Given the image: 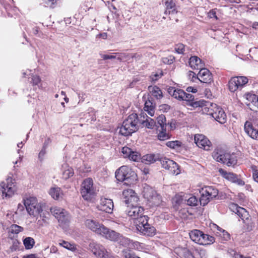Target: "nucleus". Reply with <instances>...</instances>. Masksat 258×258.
Returning a JSON list of instances; mask_svg holds the SVG:
<instances>
[{
  "label": "nucleus",
  "mask_w": 258,
  "mask_h": 258,
  "mask_svg": "<svg viewBox=\"0 0 258 258\" xmlns=\"http://www.w3.org/2000/svg\"><path fill=\"white\" fill-rule=\"evenodd\" d=\"M84 226L87 229L107 239L115 241L119 239L120 234L119 233L108 229L96 219H86L84 221Z\"/></svg>",
  "instance_id": "f257e3e1"
},
{
  "label": "nucleus",
  "mask_w": 258,
  "mask_h": 258,
  "mask_svg": "<svg viewBox=\"0 0 258 258\" xmlns=\"http://www.w3.org/2000/svg\"><path fill=\"white\" fill-rule=\"evenodd\" d=\"M138 116L136 113H132L123 122L119 128V133L122 136H128L136 132L139 128Z\"/></svg>",
  "instance_id": "f03ea898"
},
{
  "label": "nucleus",
  "mask_w": 258,
  "mask_h": 258,
  "mask_svg": "<svg viewBox=\"0 0 258 258\" xmlns=\"http://www.w3.org/2000/svg\"><path fill=\"white\" fill-rule=\"evenodd\" d=\"M115 177L119 181L124 182L126 185L134 184L137 180V175L130 167L122 166L115 172Z\"/></svg>",
  "instance_id": "7ed1b4c3"
},
{
  "label": "nucleus",
  "mask_w": 258,
  "mask_h": 258,
  "mask_svg": "<svg viewBox=\"0 0 258 258\" xmlns=\"http://www.w3.org/2000/svg\"><path fill=\"white\" fill-rule=\"evenodd\" d=\"M212 157L217 162L225 164L228 166H234L237 163L235 154H231L221 148L215 149L212 153Z\"/></svg>",
  "instance_id": "20e7f679"
},
{
  "label": "nucleus",
  "mask_w": 258,
  "mask_h": 258,
  "mask_svg": "<svg viewBox=\"0 0 258 258\" xmlns=\"http://www.w3.org/2000/svg\"><path fill=\"white\" fill-rule=\"evenodd\" d=\"M203 112L212 116L216 120L221 124L226 121V115L222 108L215 103H207L202 109Z\"/></svg>",
  "instance_id": "39448f33"
},
{
  "label": "nucleus",
  "mask_w": 258,
  "mask_h": 258,
  "mask_svg": "<svg viewBox=\"0 0 258 258\" xmlns=\"http://www.w3.org/2000/svg\"><path fill=\"white\" fill-rule=\"evenodd\" d=\"M45 204L38 203L33 206V217L36 218L35 223L39 228L47 224L49 213L44 210Z\"/></svg>",
  "instance_id": "423d86ee"
},
{
  "label": "nucleus",
  "mask_w": 258,
  "mask_h": 258,
  "mask_svg": "<svg viewBox=\"0 0 258 258\" xmlns=\"http://www.w3.org/2000/svg\"><path fill=\"white\" fill-rule=\"evenodd\" d=\"M190 239L195 243L200 245H208L213 243L215 241L214 237L204 234L199 230H194L189 233Z\"/></svg>",
  "instance_id": "0eeeda50"
},
{
  "label": "nucleus",
  "mask_w": 258,
  "mask_h": 258,
  "mask_svg": "<svg viewBox=\"0 0 258 258\" xmlns=\"http://www.w3.org/2000/svg\"><path fill=\"white\" fill-rule=\"evenodd\" d=\"M81 194L83 198L87 201L91 200L96 195V191L93 186V181L90 178L85 179L81 184Z\"/></svg>",
  "instance_id": "6e6552de"
},
{
  "label": "nucleus",
  "mask_w": 258,
  "mask_h": 258,
  "mask_svg": "<svg viewBox=\"0 0 258 258\" xmlns=\"http://www.w3.org/2000/svg\"><path fill=\"white\" fill-rule=\"evenodd\" d=\"M201 197L199 200L200 204L203 206L207 205L211 200L216 198L218 195V190L213 186H207L203 187L200 190Z\"/></svg>",
  "instance_id": "1a4fd4ad"
},
{
  "label": "nucleus",
  "mask_w": 258,
  "mask_h": 258,
  "mask_svg": "<svg viewBox=\"0 0 258 258\" xmlns=\"http://www.w3.org/2000/svg\"><path fill=\"white\" fill-rule=\"evenodd\" d=\"M244 130L249 137L258 141V116L247 120L244 123Z\"/></svg>",
  "instance_id": "9d476101"
},
{
  "label": "nucleus",
  "mask_w": 258,
  "mask_h": 258,
  "mask_svg": "<svg viewBox=\"0 0 258 258\" xmlns=\"http://www.w3.org/2000/svg\"><path fill=\"white\" fill-rule=\"evenodd\" d=\"M143 195L152 206H159L162 202L161 196L152 187L146 186L144 187Z\"/></svg>",
  "instance_id": "9b49d317"
},
{
  "label": "nucleus",
  "mask_w": 258,
  "mask_h": 258,
  "mask_svg": "<svg viewBox=\"0 0 258 258\" xmlns=\"http://www.w3.org/2000/svg\"><path fill=\"white\" fill-rule=\"evenodd\" d=\"M0 190L2 191L3 198H9L14 195L15 191V185L11 177H8L6 182L0 183Z\"/></svg>",
  "instance_id": "f8f14e48"
},
{
  "label": "nucleus",
  "mask_w": 258,
  "mask_h": 258,
  "mask_svg": "<svg viewBox=\"0 0 258 258\" xmlns=\"http://www.w3.org/2000/svg\"><path fill=\"white\" fill-rule=\"evenodd\" d=\"M142 221L136 225L137 230L142 234L148 236H153L156 234L155 228L148 223V217L142 218Z\"/></svg>",
  "instance_id": "ddd939ff"
},
{
  "label": "nucleus",
  "mask_w": 258,
  "mask_h": 258,
  "mask_svg": "<svg viewBox=\"0 0 258 258\" xmlns=\"http://www.w3.org/2000/svg\"><path fill=\"white\" fill-rule=\"evenodd\" d=\"M51 214L56 218L59 223L64 224L69 220L68 213L63 209L57 207H52L49 209Z\"/></svg>",
  "instance_id": "4468645a"
},
{
  "label": "nucleus",
  "mask_w": 258,
  "mask_h": 258,
  "mask_svg": "<svg viewBox=\"0 0 258 258\" xmlns=\"http://www.w3.org/2000/svg\"><path fill=\"white\" fill-rule=\"evenodd\" d=\"M231 208L234 212L238 215L243 220L244 222L246 225V229L248 231H250L254 227V224L248 221V214L245 209L238 207L236 205H232Z\"/></svg>",
  "instance_id": "2eb2a0df"
},
{
  "label": "nucleus",
  "mask_w": 258,
  "mask_h": 258,
  "mask_svg": "<svg viewBox=\"0 0 258 258\" xmlns=\"http://www.w3.org/2000/svg\"><path fill=\"white\" fill-rule=\"evenodd\" d=\"M160 161L162 167L168 170L169 173L176 175L180 173L178 165L172 160L162 158L160 159Z\"/></svg>",
  "instance_id": "dca6fc26"
},
{
  "label": "nucleus",
  "mask_w": 258,
  "mask_h": 258,
  "mask_svg": "<svg viewBox=\"0 0 258 258\" xmlns=\"http://www.w3.org/2000/svg\"><path fill=\"white\" fill-rule=\"evenodd\" d=\"M122 196L124 202L127 207L137 205L139 200L137 194L132 189L124 190L122 191Z\"/></svg>",
  "instance_id": "f3484780"
},
{
  "label": "nucleus",
  "mask_w": 258,
  "mask_h": 258,
  "mask_svg": "<svg viewBox=\"0 0 258 258\" xmlns=\"http://www.w3.org/2000/svg\"><path fill=\"white\" fill-rule=\"evenodd\" d=\"M130 210L127 212V214L129 216L132 217L135 220V223L137 225L142 221L141 219L143 220V217H147L144 215V209L141 206H137V205L135 206H131Z\"/></svg>",
  "instance_id": "a211bd4d"
},
{
  "label": "nucleus",
  "mask_w": 258,
  "mask_h": 258,
  "mask_svg": "<svg viewBox=\"0 0 258 258\" xmlns=\"http://www.w3.org/2000/svg\"><path fill=\"white\" fill-rule=\"evenodd\" d=\"M248 82V79L245 77H235L231 79L229 82V88L231 92H234L238 89L241 88Z\"/></svg>",
  "instance_id": "6ab92c4d"
},
{
  "label": "nucleus",
  "mask_w": 258,
  "mask_h": 258,
  "mask_svg": "<svg viewBox=\"0 0 258 258\" xmlns=\"http://www.w3.org/2000/svg\"><path fill=\"white\" fill-rule=\"evenodd\" d=\"M195 143L197 146L205 150H210L212 146L211 142L204 135L196 134L194 138Z\"/></svg>",
  "instance_id": "aec40b11"
},
{
  "label": "nucleus",
  "mask_w": 258,
  "mask_h": 258,
  "mask_svg": "<svg viewBox=\"0 0 258 258\" xmlns=\"http://www.w3.org/2000/svg\"><path fill=\"white\" fill-rule=\"evenodd\" d=\"M89 246L92 252L98 258H109V254L102 245L93 243Z\"/></svg>",
  "instance_id": "412c9836"
},
{
  "label": "nucleus",
  "mask_w": 258,
  "mask_h": 258,
  "mask_svg": "<svg viewBox=\"0 0 258 258\" xmlns=\"http://www.w3.org/2000/svg\"><path fill=\"white\" fill-rule=\"evenodd\" d=\"M114 207L113 203L111 199L101 198L100 203L97 205V209L107 213H111Z\"/></svg>",
  "instance_id": "4be33fe9"
},
{
  "label": "nucleus",
  "mask_w": 258,
  "mask_h": 258,
  "mask_svg": "<svg viewBox=\"0 0 258 258\" xmlns=\"http://www.w3.org/2000/svg\"><path fill=\"white\" fill-rule=\"evenodd\" d=\"M220 175L226 179L234 183H236L239 185H243L244 182L239 179L237 175L233 173L227 172L223 169H219L218 170Z\"/></svg>",
  "instance_id": "5701e85b"
},
{
  "label": "nucleus",
  "mask_w": 258,
  "mask_h": 258,
  "mask_svg": "<svg viewBox=\"0 0 258 258\" xmlns=\"http://www.w3.org/2000/svg\"><path fill=\"white\" fill-rule=\"evenodd\" d=\"M245 97L246 100L245 103L250 109L258 112V96L255 94L247 93L245 94Z\"/></svg>",
  "instance_id": "b1692460"
},
{
  "label": "nucleus",
  "mask_w": 258,
  "mask_h": 258,
  "mask_svg": "<svg viewBox=\"0 0 258 258\" xmlns=\"http://www.w3.org/2000/svg\"><path fill=\"white\" fill-rule=\"evenodd\" d=\"M138 124L140 123L143 127H145L149 129H153L156 124L155 120L148 116L147 114L144 112L141 113L140 118H138Z\"/></svg>",
  "instance_id": "393cba45"
},
{
  "label": "nucleus",
  "mask_w": 258,
  "mask_h": 258,
  "mask_svg": "<svg viewBox=\"0 0 258 258\" xmlns=\"http://www.w3.org/2000/svg\"><path fill=\"white\" fill-rule=\"evenodd\" d=\"M121 153L124 158H128L130 160L137 162L141 159V154L136 152L133 151L130 148L124 147L121 149Z\"/></svg>",
  "instance_id": "a878e982"
},
{
  "label": "nucleus",
  "mask_w": 258,
  "mask_h": 258,
  "mask_svg": "<svg viewBox=\"0 0 258 258\" xmlns=\"http://www.w3.org/2000/svg\"><path fill=\"white\" fill-rule=\"evenodd\" d=\"M197 78L203 83H209L212 80V74L210 71L203 67L200 69L199 73L197 75Z\"/></svg>",
  "instance_id": "bb28decb"
},
{
  "label": "nucleus",
  "mask_w": 258,
  "mask_h": 258,
  "mask_svg": "<svg viewBox=\"0 0 258 258\" xmlns=\"http://www.w3.org/2000/svg\"><path fill=\"white\" fill-rule=\"evenodd\" d=\"M212 229L215 235L220 237L223 240H228L230 239V234L225 230L222 229L218 225L213 224L212 226Z\"/></svg>",
  "instance_id": "cd10ccee"
},
{
  "label": "nucleus",
  "mask_w": 258,
  "mask_h": 258,
  "mask_svg": "<svg viewBox=\"0 0 258 258\" xmlns=\"http://www.w3.org/2000/svg\"><path fill=\"white\" fill-rule=\"evenodd\" d=\"M188 63L190 68L195 70H200L204 66L201 59L196 56L190 57Z\"/></svg>",
  "instance_id": "c85d7f7f"
},
{
  "label": "nucleus",
  "mask_w": 258,
  "mask_h": 258,
  "mask_svg": "<svg viewBox=\"0 0 258 258\" xmlns=\"http://www.w3.org/2000/svg\"><path fill=\"white\" fill-rule=\"evenodd\" d=\"M160 159L158 154H149L143 156L141 158V161L146 164H151Z\"/></svg>",
  "instance_id": "c756f323"
},
{
  "label": "nucleus",
  "mask_w": 258,
  "mask_h": 258,
  "mask_svg": "<svg viewBox=\"0 0 258 258\" xmlns=\"http://www.w3.org/2000/svg\"><path fill=\"white\" fill-rule=\"evenodd\" d=\"M117 59L120 61H130L132 58L140 57L137 53H116Z\"/></svg>",
  "instance_id": "7c9ffc66"
},
{
  "label": "nucleus",
  "mask_w": 258,
  "mask_h": 258,
  "mask_svg": "<svg viewBox=\"0 0 258 258\" xmlns=\"http://www.w3.org/2000/svg\"><path fill=\"white\" fill-rule=\"evenodd\" d=\"M168 93L174 98L179 100H183V96L185 95V92L181 89H176L173 87H170L168 89Z\"/></svg>",
  "instance_id": "2f4dec72"
},
{
  "label": "nucleus",
  "mask_w": 258,
  "mask_h": 258,
  "mask_svg": "<svg viewBox=\"0 0 258 258\" xmlns=\"http://www.w3.org/2000/svg\"><path fill=\"white\" fill-rule=\"evenodd\" d=\"M49 195L54 200H58L62 198L63 193L58 187H52L50 188L49 191Z\"/></svg>",
  "instance_id": "473e14b6"
},
{
  "label": "nucleus",
  "mask_w": 258,
  "mask_h": 258,
  "mask_svg": "<svg viewBox=\"0 0 258 258\" xmlns=\"http://www.w3.org/2000/svg\"><path fill=\"white\" fill-rule=\"evenodd\" d=\"M74 170L72 168L65 164L62 166V178L64 179H68L74 175Z\"/></svg>",
  "instance_id": "72a5a7b5"
},
{
  "label": "nucleus",
  "mask_w": 258,
  "mask_h": 258,
  "mask_svg": "<svg viewBox=\"0 0 258 258\" xmlns=\"http://www.w3.org/2000/svg\"><path fill=\"white\" fill-rule=\"evenodd\" d=\"M149 89L152 95L155 97L156 99H160L162 98V92L157 86H150L149 87Z\"/></svg>",
  "instance_id": "f704fd0d"
},
{
  "label": "nucleus",
  "mask_w": 258,
  "mask_h": 258,
  "mask_svg": "<svg viewBox=\"0 0 258 258\" xmlns=\"http://www.w3.org/2000/svg\"><path fill=\"white\" fill-rule=\"evenodd\" d=\"M23 230V228L21 226L17 225L16 224L12 225L9 229V236L12 239V237H14V235L12 236V234L17 235L20 232Z\"/></svg>",
  "instance_id": "c9c22d12"
},
{
  "label": "nucleus",
  "mask_w": 258,
  "mask_h": 258,
  "mask_svg": "<svg viewBox=\"0 0 258 258\" xmlns=\"http://www.w3.org/2000/svg\"><path fill=\"white\" fill-rule=\"evenodd\" d=\"M58 244L63 247L70 250L73 252H76L78 251L77 246L74 243H71L64 240H60Z\"/></svg>",
  "instance_id": "e433bc0d"
},
{
  "label": "nucleus",
  "mask_w": 258,
  "mask_h": 258,
  "mask_svg": "<svg viewBox=\"0 0 258 258\" xmlns=\"http://www.w3.org/2000/svg\"><path fill=\"white\" fill-rule=\"evenodd\" d=\"M145 111H147L149 115L153 116L154 114V106L153 103L150 101H146L145 103Z\"/></svg>",
  "instance_id": "4c0bfd02"
},
{
  "label": "nucleus",
  "mask_w": 258,
  "mask_h": 258,
  "mask_svg": "<svg viewBox=\"0 0 258 258\" xmlns=\"http://www.w3.org/2000/svg\"><path fill=\"white\" fill-rule=\"evenodd\" d=\"M209 102H206L204 100L199 101H192L189 103H187V105L192 107L194 108H197L198 107H203L202 109L205 107V105Z\"/></svg>",
  "instance_id": "58836bf2"
},
{
  "label": "nucleus",
  "mask_w": 258,
  "mask_h": 258,
  "mask_svg": "<svg viewBox=\"0 0 258 258\" xmlns=\"http://www.w3.org/2000/svg\"><path fill=\"white\" fill-rule=\"evenodd\" d=\"M24 205L27 211L31 215L32 210V198L29 197V198L24 199Z\"/></svg>",
  "instance_id": "ea45409f"
},
{
  "label": "nucleus",
  "mask_w": 258,
  "mask_h": 258,
  "mask_svg": "<svg viewBox=\"0 0 258 258\" xmlns=\"http://www.w3.org/2000/svg\"><path fill=\"white\" fill-rule=\"evenodd\" d=\"M166 146L171 149L178 150L182 145L179 141H169L166 143Z\"/></svg>",
  "instance_id": "a19ab883"
},
{
  "label": "nucleus",
  "mask_w": 258,
  "mask_h": 258,
  "mask_svg": "<svg viewBox=\"0 0 258 258\" xmlns=\"http://www.w3.org/2000/svg\"><path fill=\"white\" fill-rule=\"evenodd\" d=\"M157 127L169 125L166 123V117L164 115H159L157 117Z\"/></svg>",
  "instance_id": "79ce46f5"
},
{
  "label": "nucleus",
  "mask_w": 258,
  "mask_h": 258,
  "mask_svg": "<svg viewBox=\"0 0 258 258\" xmlns=\"http://www.w3.org/2000/svg\"><path fill=\"white\" fill-rule=\"evenodd\" d=\"M199 202L196 197L192 196L186 200V204L190 206H196Z\"/></svg>",
  "instance_id": "37998d69"
},
{
  "label": "nucleus",
  "mask_w": 258,
  "mask_h": 258,
  "mask_svg": "<svg viewBox=\"0 0 258 258\" xmlns=\"http://www.w3.org/2000/svg\"><path fill=\"white\" fill-rule=\"evenodd\" d=\"M165 5L167 9H171V11H169V13H171L174 14L177 13V11L175 9H173L174 6V4L173 3L172 0H167L165 3Z\"/></svg>",
  "instance_id": "c03bdc74"
},
{
  "label": "nucleus",
  "mask_w": 258,
  "mask_h": 258,
  "mask_svg": "<svg viewBox=\"0 0 258 258\" xmlns=\"http://www.w3.org/2000/svg\"><path fill=\"white\" fill-rule=\"evenodd\" d=\"M12 245L10 246L11 251H16L19 249V246L21 244V242H19L17 239H12Z\"/></svg>",
  "instance_id": "a18cd8bd"
},
{
  "label": "nucleus",
  "mask_w": 258,
  "mask_h": 258,
  "mask_svg": "<svg viewBox=\"0 0 258 258\" xmlns=\"http://www.w3.org/2000/svg\"><path fill=\"white\" fill-rule=\"evenodd\" d=\"M23 244L26 249H31L32 247V238L30 237L25 238L23 240Z\"/></svg>",
  "instance_id": "49530a36"
},
{
  "label": "nucleus",
  "mask_w": 258,
  "mask_h": 258,
  "mask_svg": "<svg viewBox=\"0 0 258 258\" xmlns=\"http://www.w3.org/2000/svg\"><path fill=\"white\" fill-rule=\"evenodd\" d=\"M170 137L169 133H165L163 132H159L158 138L161 141H164L168 139Z\"/></svg>",
  "instance_id": "de8ad7c7"
},
{
  "label": "nucleus",
  "mask_w": 258,
  "mask_h": 258,
  "mask_svg": "<svg viewBox=\"0 0 258 258\" xmlns=\"http://www.w3.org/2000/svg\"><path fill=\"white\" fill-rule=\"evenodd\" d=\"M101 58L104 60L117 58L116 53H113L108 54H102L101 55Z\"/></svg>",
  "instance_id": "09e8293b"
},
{
  "label": "nucleus",
  "mask_w": 258,
  "mask_h": 258,
  "mask_svg": "<svg viewBox=\"0 0 258 258\" xmlns=\"http://www.w3.org/2000/svg\"><path fill=\"white\" fill-rule=\"evenodd\" d=\"M183 100L188 102L187 103H189L191 101H194V97L193 95L187 94L185 92L184 96H183Z\"/></svg>",
  "instance_id": "8fccbe9b"
},
{
  "label": "nucleus",
  "mask_w": 258,
  "mask_h": 258,
  "mask_svg": "<svg viewBox=\"0 0 258 258\" xmlns=\"http://www.w3.org/2000/svg\"><path fill=\"white\" fill-rule=\"evenodd\" d=\"M230 253L231 255L234 257V258H251L250 257H245L243 256L242 255H241L238 253H237L236 251L232 250L230 252Z\"/></svg>",
  "instance_id": "3c124183"
},
{
  "label": "nucleus",
  "mask_w": 258,
  "mask_h": 258,
  "mask_svg": "<svg viewBox=\"0 0 258 258\" xmlns=\"http://www.w3.org/2000/svg\"><path fill=\"white\" fill-rule=\"evenodd\" d=\"M175 50L179 54L183 53L184 51V46L182 44H179L176 46Z\"/></svg>",
  "instance_id": "603ef678"
},
{
  "label": "nucleus",
  "mask_w": 258,
  "mask_h": 258,
  "mask_svg": "<svg viewBox=\"0 0 258 258\" xmlns=\"http://www.w3.org/2000/svg\"><path fill=\"white\" fill-rule=\"evenodd\" d=\"M162 75L163 74L162 73H155L154 74H152L150 76V78L152 81L155 82V81H157L160 78H161L162 77Z\"/></svg>",
  "instance_id": "864d4df0"
},
{
  "label": "nucleus",
  "mask_w": 258,
  "mask_h": 258,
  "mask_svg": "<svg viewBox=\"0 0 258 258\" xmlns=\"http://www.w3.org/2000/svg\"><path fill=\"white\" fill-rule=\"evenodd\" d=\"M169 125L162 126L160 127H157V131L158 132H163V133H169Z\"/></svg>",
  "instance_id": "5fc2aeb1"
},
{
  "label": "nucleus",
  "mask_w": 258,
  "mask_h": 258,
  "mask_svg": "<svg viewBox=\"0 0 258 258\" xmlns=\"http://www.w3.org/2000/svg\"><path fill=\"white\" fill-rule=\"evenodd\" d=\"M183 256L185 258H192L191 252L188 249H185L183 251Z\"/></svg>",
  "instance_id": "6e6d98bb"
},
{
  "label": "nucleus",
  "mask_w": 258,
  "mask_h": 258,
  "mask_svg": "<svg viewBox=\"0 0 258 258\" xmlns=\"http://www.w3.org/2000/svg\"><path fill=\"white\" fill-rule=\"evenodd\" d=\"M173 57L169 56L168 57H164L162 58V61L165 63L171 64L173 62Z\"/></svg>",
  "instance_id": "4d7b16f0"
},
{
  "label": "nucleus",
  "mask_w": 258,
  "mask_h": 258,
  "mask_svg": "<svg viewBox=\"0 0 258 258\" xmlns=\"http://www.w3.org/2000/svg\"><path fill=\"white\" fill-rule=\"evenodd\" d=\"M187 211L186 209H182L179 212V214L181 218L185 219L187 217Z\"/></svg>",
  "instance_id": "13d9d810"
},
{
  "label": "nucleus",
  "mask_w": 258,
  "mask_h": 258,
  "mask_svg": "<svg viewBox=\"0 0 258 258\" xmlns=\"http://www.w3.org/2000/svg\"><path fill=\"white\" fill-rule=\"evenodd\" d=\"M208 17H209L210 18H214L216 20H218L215 10H211L208 13Z\"/></svg>",
  "instance_id": "bf43d9fd"
},
{
  "label": "nucleus",
  "mask_w": 258,
  "mask_h": 258,
  "mask_svg": "<svg viewBox=\"0 0 258 258\" xmlns=\"http://www.w3.org/2000/svg\"><path fill=\"white\" fill-rule=\"evenodd\" d=\"M45 3L48 7H51L55 3L56 0H44Z\"/></svg>",
  "instance_id": "052dcab7"
},
{
  "label": "nucleus",
  "mask_w": 258,
  "mask_h": 258,
  "mask_svg": "<svg viewBox=\"0 0 258 258\" xmlns=\"http://www.w3.org/2000/svg\"><path fill=\"white\" fill-rule=\"evenodd\" d=\"M40 81V78L38 76L33 77V85H38Z\"/></svg>",
  "instance_id": "680f3d73"
},
{
  "label": "nucleus",
  "mask_w": 258,
  "mask_h": 258,
  "mask_svg": "<svg viewBox=\"0 0 258 258\" xmlns=\"http://www.w3.org/2000/svg\"><path fill=\"white\" fill-rule=\"evenodd\" d=\"M186 90L188 92H192V93H196L198 91L197 88H195L191 87V86L188 87L186 88Z\"/></svg>",
  "instance_id": "e2e57ef3"
},
{
  "label": "nucleus",
  "mask_w": 258,
  "mask_h": 258,
  "mask_svg": "<svg viewBox=\"0 0 258 258\" xmlns=\"http://www.w3.org/2000/svg\"><path fill=\"white\" fill-rule=\"evenodd\" d=\"M170 109V106L167 104H163L160 106L161 110H164L165 111H168Z\"/></svg>",
  "instance_id": "0e129e2a"
},
{
  "label": "nucleus",
  "mask_w": 258,
  "mask_h": 258,
  "mask_svg": "<svg viewBox=\"0 0 258 258\" xmlns=\"http://www.w3.org/2000/svg\"><path fill=\"white\" fill-rule=\"evenodd\" d=\"M253 178L254 180L258 182V170H256L253 173Z\"/></svg>",
  "instance_id": "69168bd1"
},
{
  "label": "nucleus",
  "mask_w": 258,
  "mask_h": 258,
  "mask_svg": "<svg viewBox=\"0 0 258 258\" xmlns=\"http://www.w3.org/2000/svg\"><path fill=\"white\" fill-rule=\"evenodd\" d=\"M45 153L46 152L45 149L43 148L39 154V158L41 159L42 157L44 156Z\"/></svg>",
  "instance_id": "338daca9"
},
{
  "label": "nucleus",
  "mask_w": 258,
  "mask_h": 258,
  "mask_svg": "<svg viewBox=\"0 0 258 258\" xmlns=\"http://www.w3.org/2000/svg\"><path fill=\"white\" fill-rule=\"evenodd\" d=\"M199 254L201 255V257H205L206 255V251L204 249H200L199 251Z\"/></svg>",
  "instance_id": "774afa93"
}]
</instances>
